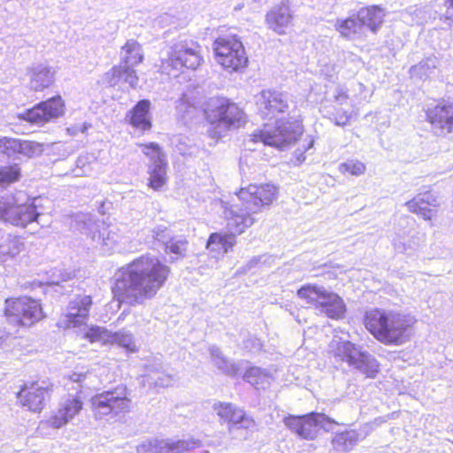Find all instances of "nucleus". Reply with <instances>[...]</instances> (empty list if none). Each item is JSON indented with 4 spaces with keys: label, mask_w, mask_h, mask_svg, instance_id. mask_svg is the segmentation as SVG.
I'll return each mask as SVG.
<instances>
[{
    "label": "nucleus",
    "mask_w": 453,
    "mask_h": 453,
    "mask_svg": "<svg viewBox=\"0 0 453 453\" xmlns=\"http://www.w3.org/2000/svg\"><path fill=\"white\" fill-rule=\"evenodd\" d=\"M293 102L288 94L278 90H263L257 99L261 117L276 119L275 124H265L261 130L252 134V141L283 150L296 142L303 134V126L297 119L293 121L279 118L280 114L289 112Z\"/></svg>",
    "instance_id": "nucleus-2"
},
{
    "label": "nucleus",
    "mask_w": 453,
    "mask_h": 453,
    "mask_svg": "<svg viewBox=\"0 0 453 453\" xmlns=\"http://www.w3.org/2000/svg\"><path fill=\"white\" fill-rule=\"evenodd\" d=\"M81 231L89 236L95 247L100 248L104 253L113 250L122 239L118 226L107 225L104 221L95 220L91 217H86L82 220Z\"/></svg>",
    "instance_id": "nucleus-11"
},
{
    "label": "nucleus",
    "mask_w": 453,
    "mask_h": 453,
    "mask_svg": "<svg viewBox=\"0 0 453 453\" xmlns=\"http://www.w3.org/2000/svg\"><path fill=\"white\" fill-rule=\"evenodd\" d=\"M120 57L122 65L134 66L140 64L143 59L141 45L134 40L127 41L120 50Z\"/></svg>",
    "instance_id": "nucleus-32"
},
{
    "label": "nucleus",
    "mask_w": 453,
    "mask_h": 453,
    "mask_svg": "<svg viewBox=\"0 0 453 453\" xmlns=\"http://www.w3.org/2000/svg\"><path fill=\"white\" fill-rule=\"evenodd\" d=\"M223 215L230 234L213 233L207 242V248L214 251L226 253L235 243V234H241L255 223L254 214L240 203H223Z\"/></svg>",
    "instance_id": "nucleus-5"
},
{
    "label": "nucleus",
    "mask_w": 453,
    "mask_h": 453,
    "mask_svg": "<svg viewBox=\"0 0 453 453\" xmlns=\"http://www.w3.org/2000/svg\"><path fill=\"white\" fill-rule=\"evenodd\" d=\"M349 121V116L347 114H342L336 118L335 123L338 126H345Z\"/></svg>",
    "instance_id": "nucleus-48"
},
{
    "label": "nucleus",
    "mask_w": 453,
    "mask_h": 453,
    "mask_svg": "<svg viewBox=\"0 0 453 453\" xmlns=\"http://www.w3.org/2000/svg\"><path fill=\"white\" fill-rule=\"evenodd\" d=\"M142 151L150 157L148 165L149 187L153 190H160L166 183V168L167 161L165 155L161 150L158 144L150 142L149 144H142Z\"/></svg>",
    "instance_id": "nucleus-17"
},
{
    "label": "nucleus",
    "mask_w": 453,
    "mask_h": 453,
    "mask_svg": "<svg viewBox=\"0 0 453 453\" xmlns=\"http://www.w3.org/2000/svg\"><path fill=\"white\" fill-rule=\"evenodd\" d=\"M133 67L134 66L127 65L113 67L111 70L112 76L119 78V80H123L125 82L128 83L131 88H135L138 83V77Z\"/></svg>",
    "instance_id": "nucleus-40"
},
{
    "label": "nucleus",
    "mask_w": 453,
    "mask_h": 453,
    "mask_svg": "<svg viewBox=\"0 0 453 453\" xmlns=\"http://www.w3.org/2000/svg\"><path fill=\"white\" fill-rule=\"evenodd\" d=\"M330 351L339 360L347 362L350 366L365 374L366 377L374 378L379 372L377 360L368 352L361 350L349 341H342L334 337L330 345Z\"/></svg>",
    "instance_id": "nucleus-8"
},
{
    "label": "nucleus",
    "mask_w": 453,
    "mask_h": 453,
    "mask_svg": "<svg viewBox=\"0 0 453 453\" xmlns=\"http://www.w3.org/2000/svg\"><path fill=\"white\" fill-rule=\"evenodd\" d=\"M147 373L143 376V382L157 388H166L171 386L174 378L165 372L161 363H153L146 366Z\"/></svg>",
    "instance_id": "nucleus-29"
},
{
    "label": "nucleus",
    "mask_w": 453,
    "mask_h": 453,
    "mask_svg": "<svg viewBox=\"0 0 453 453\" xmlns=\"http://www.w3.org/2000/svg\"><path fill=\"white\" fill-rule=\"evenodd\" d=\"M29 84L32 89L42 91L54 81V72L44 64L34 65L29 70Z\"/></svg>",
    "instance_id": "nucleus-28"
},
{
    "label": "nucleus",
    "mask_w": 453,
    "mask_h": 453,
    "mask_svg": "<svg viewBox=\"0 0 453 453\" xmlns=\"http://www.w3.org/2000/svg\"><path fill=\"white\" fill-rule=\"evenodd\" d=\"M213 410L221 420L228 425V431L249 429L254 426V420L242 409L231 403H216Z\"/></svg>",
    "instance_id": "nucleus-19"
},
{
    "label": "nucleus",
    "mask_w": 453,
    "mask_h": 453,
    "mask_svg": "<svg viewBox=\"0 0 453 453\" xmlns=\"http://www.w3.org/2000/svg\"><path fill=\"white\" fill-rule=\"evenodd\" d=\"M150 102L140 100L127 114L126 119L134 127L145 131L151 127L150 119Z\"/></svg>",
    "instance_id": "nucleus-27"
},
{
    "label": "nucleus",
    "mask_w": 453,
    "mask_h": 453,
    "mask_svg": "<svg viewBox=\"0 0 453 453\" xmlns=\"http://www.w3.org/2000/svg\"><path fill=\"white\" fill-rule=\"evenodd\" d=\"M19 168L18 165L5 166L0 169V186L9 184L18 180L19 177Z\"/></svg>",
    "instance_id": "nucleus-43"
},
{
    "label": "nucleus",
    "mask_w": 453,
    "mask_h": 453,
    "mask_svg": "<svg viewBox=\"0 0 453 453\" xmlns=\"http://www.w3.org/2000/svg\"><path fill=\"white\" fill-rule=\"evenodd\" d=\"M96 164L94 155L85 153L81 155L76 160V167L72 170L71 174L73 177L89 176L94 171L93 165Z\"/></svg>",
    "instance_id": "nucleus-38"
},
{
    "label": "nucleus",
    "mask_w": 453,
    "mask_h": 453,
    "mask_svg": "<svg viewBox=\"0 0 453 453\" xmlns=\"http://www.w3.org/2000/svg\"><path fill=\"white\" fill-rule=\"evenodd\" d=\"M169 274V266L158 257L142 256L119 270L112 293L119 303L142 304L157 294Z\"/></svg>",
    "instance_id": "nucleus-1"
},
{
    "label": "nucleus",
    "mask_w": 453,
    "mask_h": 453,
    "mask_svg": "<svg viewBox=\"0 0 453 453\" xmlns=\"http://www.w3.org/2000/svg\"><path fill=\"white\" fill-rule=\"evenodd\" d=\"M359 441V434L355 430L337 434L332 441L333 447L337 451L348 452L351 450Z\"/></svg>",
    "instance_id": "nucleus-35"
},
{
    "label": "nucleus",
    "mask_w": 453,
    "mask_h": 453,
    "mask_svg": "<svg viewBox=\"0 0 453 453\" xmlns=\"http://www.w3.org/2000/svg\"><path fill=\"white\" fill-rule=\"evenodd\" d=\"M266 22L268 27L279 35L285 34V30L292 22V14L289 6L281 3L274 6L266 14Z\"/></svg>",
    "instance_id": "nucleus-26"
},
{
    "label": "nucleus",
    "mask_w": 453,
    "mask_h": 453,
    "mask_svg": "<svg viewBox=\"0 0 453 453\" xmlns=\"http://www.w3.org/2000/svg\"><path fill=\"white\" fill-rule=\"evenodd\" d=\"M51 388L38 382L32 383L29 387L25 385L18 393L17 397L20 403L27 407L29 411L39 412L43 409L46 396L49 395Z\"/></svg>",
    "instance_id": "nucleus-21"
},
{
    "label": "nucleus",
    "mask_w": 453,
    "mask_h": 453,
    "mask_svg": "<svg viewBox=\"0 0 453 453\" xmlns=\"http://www.w3.org/2000/svg\"><path fill=\"white\" fill-rule=\"evenodd\" d=\"M4 314L12 323L30 326L42 318L38 301L27 296L5 301Z\"/></svg>",
    "instance_id": "nucleus-12"
},
{
    "label": "nucleus",
    "mask_w": 453,
    "mask_h": 453,
    "mask_svg": "<svg viewBox=\"0 0 453 453\" xmlns=\"http://www.w3.org/2000/svg\"><path fill=\"white\" fill-rule=\"evenodd\" d=\"M426 117L437 135L453 133V103L435 106L426 112Z\"/></svg>",
    "instance_id": "nucleus-23"
},
{
    "label": "nucleus",
    "mask_w": 453,
    "mask_h": 453,
    "mask_svg": "<svg viewBox=\"0 0 453 453\" xmlns=\"http://www.w3.org/2000/svg\"><path fill=\"white\" fill-rule=\"evenodd\" d=\"M202 57L200 46L193 41H179L167 51V58H163L162 65L165 69L171 66L174 70L182 67L196 69L200 65Z\"/></svg>",
    "instance_id": "nucleus-14"
},
{
    "label": "nucleus",
    "mask_w": 453,
    "mask_h": 453,
    "mask_svg": "<svg viewBox=\"0 0 453 453\" xmlns=\"http://www.w3.org/2000/svg\"><path fill=\"white\" fill-rule=\"evenodd\" d=\"M213 49L217 62L230 72L247 66L248 58L242 42L235 35H225L215 40Z\"/></svg>",
    "instance_id": "nucleus-10"
},
{
    "label": "nucleus",
    "mask_w": 453,
    "mask_h": 453,
    "mask_svg": "<svg viewBox=\"0 0 453 453\" xmlns=\"http://www.w3.org/2000/svg\"><path fill=\"white\" fill-rule=\"evenodd\" d=\"M210 354L214 365L227 375L234 376L238 373L239 366L226 359L216 346L210 348Z\"/></svg>",
    "instance_id": "nucleus-37"
},
{
    "label": "nucleus",
    "mask_w": 453,
    "mask_h": 453,
    "mask_svg": "<svg viewBox=\"0 0 453 453\" xmlns=\"http://www.w3.org/2000/svg\"><path fill=\"white\" fill-rule=\"evenodd\" d=\"M212 109L207 113L208 119L226 129L238 128L244 122V113L240 107L226 98L211 101Z\"/></svg>",
    "instance_id": "nucleus-16"
},
{
    "label": "nucleus",
    "mask_w": 453,
    "mask_h": 453,
    "mask_svg": "<svg viewBox=\"0 0 453 453\" xmlns=\"http://www.w3.org/2000/svg\"><path fill=\"white\" fill-rule=\"evenodd\" d=\"M416 322L410 314L374 309L366 311L365 325L380 342L400 345L404 342L407 330Z\"/></svg>",
    "instance_id": "nucleus-4"
},
{
    "label": "nucleus",
    "mask_w": 453,
    "mask_h": 453,
    "mask_svg": "<svg viewBox=\"0 0 453 453\" xmlns=\"http://www.w3.org/2000/svg\"><path fill=\"white\" fill-rule=\"evenodd\" d=\"M312 146H313V140L311 139V136H307L306 138L303 139V145H302L303 148L302 149L298 148L295 151V156L296 157V162L298 164H301L305 160L304 153L308 150H310Z\"/></svg>",
    "instance_id": "nucleus-46"
},
{
    "label": "nucleus",
    "mask_w": 453,
    "mask_h": 453,
    "mask_svg": "<svg viewBox=\"0 0 453 453\" xmlns=\"http://www.w3.org/2000/svg\"><path fill=\"white\" fill-rule=\"evenodd\" d=\"M89 127L90 125H88L87 123H82L80 127L74 126L67 128V131L72 135H75L78 132L85 133Z\"/></svg>",
    "instance_id": "nucleus-47"
},
{
    "label": "nucleus",
    "mask_w": 453,
    "mask_h": 453,
    "mask_svg": "<svg viewBox=\"0 0 453 453\" xmlns=\"http://www.w3.org/2000/svg\"><path fill=\"white\" fill-rule=\"evenodd\" d=\"M83 403L79 395H68L59 402L58 411L49 419L54 428H60L77 416L82 410Z\"/></svg>",
    "instance_id": "nucleus-22"
},
{
    "label": "nucleus",
    "mask_w": 453,
    "mask_h": 453,
    "mask_svg": "<svg viewBox=\"0 0 453 453\" xmlns=\"http://www.w3.org/2000/svg\"><path fill=\"white\" fill-rule=\"evenodd\" d=\"M347 98H348V96H347V95H346L345 93H340V94L337 96V97H336L337 101H339V102H340V104H342V103H343V101H346V100H347Z\"/></svg>",
    "instance_id": "nucleus-50"
},
{
    "label": "nucleus",
    "mask_w": 453,
    "mask_h": 453,
    "mask_svg": "<svg viewBox=\"0 0 453 453\" xmlns=\"http://www.w3.org/2000/svg\"><path fill=\"white\" fill-rule=\"evenodd\" d=\"M52 283H53V284H58V281H54V280H53V281H52Z\"/></svg>",
    "instance_id": "nucleus-51"
},
{
    "label": "nucleus",
    "mask_w": 453,
    "mask_h": 453,
    "mask_svg": "<svg viewBox=\"0 0 453 453\" xmlns=\"http://www.w3.org/2000/svg\"><path fill=\"white\" fill-rule=\"evenodd\" d=\"M201 446V441L193 438L184 440L150 439L140 443L137 453H184Z\"/></svg>",
    "instance_id": "nucleus-18"
},
{
    "label": "nucleus",
    "mask_w": 453,
    "mask_h": 453,
    "mask_svg": "<svg viewBox=\"0 0 453 453\" xmlns=\"http://www.w3.org/2000/svg\"><path fill=\"white\" fill-rule=\"evenodd\" d=\"M384 16L383 9L376 5L362 8L357 12L358 20L362 26L367 27L373 33L381 26Z\"/></svg>",
    "instance_id": "nucleus-30"
},
{
    "label": "nucleus",
    "mask_w": 453,
    "mask_h": 453,
    "mask_svg": "<svg viewBox=\"0 0 453 453\" xmlns=\"http://www.w3.org/2000/svg\"><path fill=\"white\" fill-rule=\"evenodd\" d=\"M25 249V243L20 237L9 236L0 244V261L5 263L15 258Z\"/></svg>",
    "instance_id": "nucleus-31"
},
{
    "label": "nucleus",
    "mask_w": 453,
    "mask_h": 453,
    "mask_svg": "<svg viewBox=\"0 0 453 453\" xmlns=\"http://www.w3.org/2000/svg\"><path fill=\"white\" fill-rule=\"evenodd\" d=\"M20 198L14 196L0 197V220L11 225L26 227L37 221L41 215L35 203L36 199L19 203Z\"/></svg>",
    "instance_id": "nucleus-9"
},
{
    "label": "nucleus",
    "mask_w": 453,
    "mask_h": 453,
    "mask_svg": "<svg viewBox=\"0 0 453 453\" xmlns=\"http://www.w3.org/2000/svg\"><path fill=\"white\" fill-rule=\"evenodd\" d=\"M439 204L438 197L430 191L419 193L405 203L411 212L420 215L426 220L433 219L436 212L434 208Z\"/></svg>",
    "instance_id": "nucleus-24"
},
{
    "label": "nucleus",
    "mask_w": 453,
    "mask_h": 453,
    "mask_svg": "<svg viewBox=\"0 0 453 453\" xmlns=\"http://www.w3.org/2000/svg\"><path fill=\"white\" fill-rule=\"evenodd\" d=\"M167 229L157 226L153 229V237L165 244V251L167 254L174 255L173 260L184 257L188 248V241L182 237L167 238Z\"/></svg>",
    "instance_id": "nucleus-25"
},
{
    "label": "nucleus",
    "mask_w": 453,
    "mask_h": 453,
    "mask_svg": "<svg viewBox=\"0 0 453 453\" xmlns=\"http://www.w3.org/2000/svg\"><path fill=\"white\" fill-rule=\"evenodd\" d=\"M130 404L131 399L124 385L96 394L91 398L92 411L96 419L110 420L125 414L129 411Z\"/></svg>",
    "instance_id": "nucleus-6"
},
{
    "label": "nucleus",
    "mask_w": 453,
    "mask_h": 453,
    "mask_svg": "<svg viewBox=\"0 0 453 453\" xmlns=\"http://www.w3.org/2000/svg\"><path fill=\"white\" fill-rule=\"evenodd\" d=\"M70 381L77 383L80 390L81 388H96L98 386L97 376L89 370H85L83 367L75 368V371L67 375Z\"/></svg>",
    "instance_id": "nucleus-33"
},
{
    "label": "nucleus",
    "mask_w": 453,
    "mask_h": 453,
    "mask_svg": "<svg viewBox=\"0 0 453 453\" xmlns=\"http://www.w3.org/2000/svg\"><path fill=\"white\" fill-rule=\"evenodd\" d=\"M365 165L359 160H347L339 165V171L342 174L349 173L354 176H360L365 173Z\"/></svg>",
    "instance_id": "nucleus-41"
},
{
    "label": "nucleus",
    "mask_w": 453,
    "mask_h": 453,
    "mask_svg": "<svg viewBox=\"0 0 453 453\" xmlns=\"http://www.w3.org/2000/svg\"><path fill=\"white\" fill-rule=\"evenodd\" d=\"M244 380L257 389L269 387L273 380L272 376L259 367H250L244 374Z\"/></svg>",
    "instance_id": "nucleus-36"
},
{
    "label": "nucleus",
    "mask_w": 453,
    "mask_h": 453,
    "mask_svg": "<svg viewBox=\"0 0 453 453\" xmlns=\"http://www.w3.org/2000/svg\"><path fill=\"white\" fill-rule=\"evenodd\" d=\"M19 141L18 139L5 138L0 143L1 151L9 157L19 155Z\"/></svg>",
    "instance_id": "nucleus-44"
},
{
    "label": "nucleus",
    "mask_w": 453,
    "mask_h": 453,
    "mask_svg": "<svg viewBox=\"0 0 453 453\" xmlns=\"http://www.w3.org/2000/svg\"><path fill=\"white\" fill-rule=\"evenodd\" d=\"M236 196L242 205L251 212H260L263 208L269 207L278 196V188L270 183L241 188Z\"/></svg>",
    "instance_id": "nucleus-15"
},
{
    "label": "nucleus",
    "mask_w": 453,
    "mask_h": 453,
    "mask_svg": "<svg viewBox=\"0 0 453 453\" xmlns=\"http://www.w3.org/2000/svg\"><path fill=\"white\" fill-rule=\"evenodd\" d=\"M91 305L92 298L90 296H76L69 302L67 313L59 323L64 324L66 328H78L84 326L83 337L92 343H116L129 352H135L136 345L132 334L125 331L112 333L102 326H92L88 327L86 326Z\"/></svg>",
    "instance_id": "nucleus-3"
},
{
    "label": "nucleus",
    "mask_w": 453,
    "mask_h": 453,
    "mask_svg": "<svg viewBox=\"0 0 453 453\" xmlns=\"http://www.w3.org/2000/svg\"><path fill=\"white\" fill-rule=\"evenodd\" d=\"M19 155L33 157L40 155L42 150V144L31 141H19Z\"/></svg>",
    "instance_id": "nucleus-42"
},
{
    "label": "nucleus",
    "mask_w": 453,
    "mask_h": 453,
    "mask_svg": "<svg viewBox=\"0 0 453 453\" xmlns=\"http://www.w3.org/2000/svg\"><path fill=\"white\" fill-rule=\"evenodd\" d=\"M438 65L439 60L436 57H427L418 65L411 67V76L420 80H426L435 73Z\"/></svg>",
    "instance_id": "nucleus-34"
},
{
    "label": "nucleus",
    "mask_w": 453,
    "mask_h": 453,
    "mask_svg": "<svg viewBox=\"0 0 453 453\" xmlns=\"http://www.w3.org/2000/svg\"><path fill=\"white\" fill-rule=\"evenodd\" d=\"M339 71L340 66L334 63L326 64L320 69L321 74L329 81H334L336 80Z\"/></svg>",
    "instance_id": "nucleus-45"
},
{
    "label": "nucleus",
    "mask_w": 453,
    "mask_h": 453,
    "mask_svg": "<svg viewBox=\"0 0 453 453\" xmlns=\"http://www.w3.org/2000/svg\"><path fill=\"white\" fill-rule=\"evenodd\" d=\"M444 4L448 9L449 13L450 10L453 12V0H444Z\"/></svg>",
    "instance_id": "nucleus-49"
},
{
    "label": "nucleus",
    "mask_w": 453,
    "mask_h": 453,
    "mask_svg": "<svg viewBox=\"0 0 453 453\" xmlns=\"http://www.w3.org/2000/svg\"><path fill=\"white\" fill-rule=\"evenodd\" d=\"M297 296L308 304L313 305L319 313L333 319H342L346 311L343 300L337 294L323 287L311 284L303 286L297 291Z\"/></svg>",
    "instance_id": "nucleus-7"
},
{
    "label": "nucleus",
    "mask_w": 453,
    "mask_h": 453,
    "mask_svg": "<svg viewBox=\"0 0 453 453\" xmlns=\"http://www.w3.org/2000/svg\"><path fill=\"white\" fill-rule=\"evenodd\" d=\"M284 424L299 437L313 440L320 428L329 431L336 422L324 413L311 412L302 417L285 418Z\"/></svg>",
    "instance_id": "nucleus-13"
},
{
    "label": "nucleus",
    "mask_w": 453,
    "mask_h": 453,
    "mask_svg": "<svg viewBox=\"0 0 453 453\" xmlns=\"http://www.w3.org/2000/svg\"><path fill=\"white\" fill-rule=\"evenodd\" d=\"M64 104L59 96L50 98L26 111L22 119L35 125H43L52 119L59 117L64 110Z\"/></svg>",
    "instance_id": "nucleus-20"
},
{
    "label": "nucleus",
    "mask_w": 453,
    "mask_h": 453,
    "mask_svg": "<svg viewBox=\"0 0 453 453\" xmlns=\"http://www.w3.org/2000/svg\"><path fill=\"white\" fill-rule=\"evenodd\" d=\"M335 27L340 34L347 38L360 34L363 28L362 23L358 20V17H357V19L349 18L346 19H338Z\"/></svg>",
    "instance_id": "nucleus-39"
}]
</instances>
